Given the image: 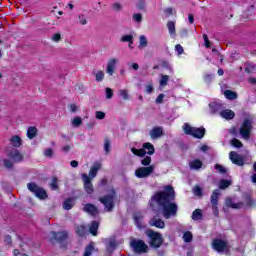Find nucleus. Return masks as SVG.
Masks as SVG:
<instances>
[{
	"mask_svg": "<svg viewBox=\"0 0 256 256\" xmlns=\"http://www.w3.org/2000/svg\"><path fill=\"white\" fill-rule=\"evenodd\" d=\"M91 253H93V245H89L86 247L84 251V256H91Z\"/></svg>",
	"mask_w": 256,
	"mask_h": 256,
	"instance_id": "obj_52",
	"label": "nucleus"
},
{
	"mask_svg": "<svg viewBox=\"0 0 256 256\" xmlns=\"http://www.w3.org/2000/svg\"><path fill=\"white\" fill-rule=\"evenodd\" d=\"M154 171H155V165L139 167L135 170V175L138 179H147V177H150L151 175H153Z\"/></svg>",
	"mask_w": 256,
	"mask_h": 256,
	"instance_id": "obj_7",
	"label": "nucleus"
},
{
	"mask_svg": "<svg viewBox=\"0 0 256 256\" xmlns=\"http://www.w3.org/2000/svg\"><path fill=\"white\" fill-rule=\"evenodd\" d=\"M174 199L175 190L171 186H166L164 191L156 193L153 197V201H156L161 207V212L165 219H170V217L177 215V204L171 202Z\"/></svg>",
	"mask_w": 256,
	"mask_h": 256,
	"instance_id": "obj_1",
	"label": "nucleus"
},
{
	"mask_svg": "<svg viewBox=\"0 0 256 256\" xmlns=\"http://www.w3.org/2000/svg\"><path fill=\"white\" fill-rule=\"evenodd\" d=\"M253 71H256V66L253 64H248L245 68L246 73H253Z\"/></svg>",
	"mask_w": 256,
	"mask_h": 256,
	"instance_id": "obj_50",
	"label": "nucleus"
},
{
	"mask_svg": "<svg viewBox=\"0 0 256 256\" xmlns=\"http://www.w3.org/2000/svg\"><path fill=\"white\" fill-rule=\"evenodd\" d=\"M229 157L234 165H238L239 167H243V165H245V160L242 158L241 155L237 154V152H230Z\"/></svg>",
	"mask_w": 256,
	"mask_h": 256,
	"instance_id": "obj_14",
	"label": "nucleus"
},
{
	"mask_svg": "<svg viewBox=\"0 0 256 256\" xmlns=\"http://www.w3.org/2000/svg\"><path fill=\"white\" fill-rule=\"evenodd\" d=\"M52 41H54L55 43H59V41H61V34L60 33L53 34Z\"/></svg>",
	"mask_w": 256,
	"mask_h": 256,
	"instance_id": "obj_58",
	"label": "nucleus"
},
{
	"mask_svg": "<svg viewBox=\"0 0 256 256\" xmlns=\"http://www.w3.org/2000/svg\"><path fill=\"white\" fill-rule=\"evenodd\" d=\"M76 233L77 235H79L80 237H83V235H85V226L81 225V226H78L76 228Z\"/></svg>",
	"mask_w": 256,
	"mask_h": 256,
	"instance_id": "obj_46",
	"label": "nucleus"
},
{
	"mask_svg": "<svg viewBox=\"0 0 256 256\" xmlns=\"http://www.w3.org/2000/svg\"><path fill=\"white\" fill-rule=\"evenodd\" d=\"M101 170V163L95 162L93 166L90 168L89 174L87 175L89 179H95L97 177V173Z\"/></svg>",
	"mask_w": 256,
	"mask_h": 256,
	"instance_id": "obj_18",
	"label": "nucleus"
},
{
	"mask_svg": "<svg viewBox=\"0 0 256 256\" xmlns=\"http://www.w3.org/2000/svg\"><path fill=\"white\" fill-rule=\"evenodd\" d=\"M246 203L249 207H255V200L252 198H248Z\"/></svg>",
	"mask_w": 256,
	"mask_h": 256,
	"instance_id": "obj_62",
	"label": "nucleus"
},
{
	"mask_svg": "<svg viewBox=\"0 0 256 256\" xmlns=\"http://www.w3.org/2000/svg\"><path fill=\"white\" fill-rule=\"evenodd\" d=\"M167 29L169 31V34L172 38H175L177 35V31L175 30V22L169 21L167 23Z\"/></svg>",
	"mask_w": 256,
	"mask_h": 256,
	"instance_id": "obj_23",
	"label": "nucleus"
},
{
	"mask_svg": "<svg viewBox=\"0 0 256 256\" xmlns=\"http://www.w3.org/2000/svg\"><path fill=\"white\" fill-rule=\"evenodd\" d=\"M183 131L186 135H192L196 139H203L205 137V128H195L189 125L188 123L184 124Z\"/></svg>",
	"mask_w": 256,
	"mask_h": 256,
	"instance_id": "obj_4",
	"label": "nucleus"
},
{
	"mask_svg": "<svg viewBox=\"0 0 256 256\" xmlns=\"http://www.w3.org/2000/svg\"><path fill=\"white\" fill-rule=\"evenodd\" d=\"M164 98H165V95H163V94L158 95V97L156 98V103H158V104L163 103Z\"/></svg>",
	"mask_w": 256,
	"mask_h": 256,
	"instance_id": "obj_63",
	"label": "nucleus"
},
{
	"mask_svg": "<svg viewBox=\"0 0 256 256\" xmlns=\"http://www.w3.org/2000/svg\"><path fill=\"white\" fill-rule=\"evenodd\" d=\"M78 21L80 25H87V18L85 17V15H79Z\"/></svg>",
	"mask_w": 256,
	"mask_h": 256,
	"instance_id": "obj_54",
	"label": "nucleus"
},
{
	"mask_svg": "<svg viewBox=\"0 0 256 256\" xmlns=\"http://www.w3.org/2000/svg\"><path fill=\"white\" fill-rule=\"evenodd\" d=\"M231 145H233V147H237V148L243 147V143H241L239 141V139H237V138L232 139Z\"/></svg>",
	"mask_w": 256,
	"mask_h": 256,
	"instance_id": "obj_48",
	"label": "nucleus"
},
{
	"mask_svg": "<svg viewBox=\"0 0 256 256\" xmlns=\"http://www.w3.org/2000/svg\"><path fill=\"white\" fill-rule=\"evenodd\" d=\"M220 117L230 121L231 119H235V112H233V110L226 109L220 112Z\"/></svg>",
	"mask_w": 256,
	"mask_h": 256,
	"instance_id": "obj_21",
	"label": "nucleus"
},
{
	"mask_svg": "<svg viewBox=\"0 0 256 256\" xmlns=\"http://www.w3.org/2000/svg\"><path fill=\"white\" fill-rule=\"evenodd\" d=\"M226 206L232 207V209H243V202L233 203L231 199H226Z\"/></svg>",
	"mask_w": 256,
	"mask_h": 256,
	"instance_id": "obj_24",
	"label": "nucleus"
},
{
	"mask_svg": "<svg viewBox=\"0 0 256 256\" xmlns=\"http://www.w3.org/2000/svg\"><path fill=\"white\" fill-rule=\"evenodd\" d=\"M3 163L7 169H11V167H13V162L8 159H4Z\"/></svg>",
	"mask_w": 256,
	"mask_h": 256,
	"instance_id": "obj_60",
	"label": "nucleus"
},
{
	"mask_svg": "<svg viewBox=\"0 0 256 256\" xmlns=\"http://www.w3.org/2000/svg\"><path fill=\"white\" fill-rule=\"evenodd\" d=\"M150 137L151 139H159L160 137H163V128L159 126L152 128Z\"/></svg>",
	"mask_w": 256,
	"mask_h": 256,
	"instance_id": "obj_20",
	"label": "nucleus"
},
{
	"mask_svg": "<svg viewBox=\"0 0 256 256\" xmlns=\"http://www.w3.org/2000/svg\"><path fill=\"white\" fill-rule=\"evenodd\" d=\"M183 240L185 243H191L193 241V234L190 231H187L183 234Z\"/></svg>",
	"mask_w": 256,
	"mask_h": 256,
	"instance_id": "obj_36",
	"label": "nucleus"
},
{
	"mask_svg": "<svg viewBox=\"0 0 256 256\" xmlns=\"http://www.w3.org/2000/svg\"><path fill=\"white\" fill-rule=\"evenodd\" d=\"M95 117H96V119L101 121V120L105 119V112H103V111H96L95 112Z\"/></svg>",
	"mask_w": 256,
	"mask_h": 256,
	"instance_id": "obj_49",
	"label": "nucleus"
},
{
	"mask_svg": "<svg viewBox=\"0 0 256 256\" xmlns=\"http://www.w3.org/2000/svg\"><path fill=\"white\" fill-rule=\"evenodd\" d=\"M131 152L133 155H136V157H145V155H153L155 153V146L153 144L147 142L143 144V148L136 149L131 148Z\"/></svg>",
	"mask_w": 256,
	"mask_h": 256,
	"instance_id": "obj_3",
	"label": "nucleus"
},
{
	"mask_svg": "<svg viewBox=\"0 0 256 256\" xmlns=\"http://www.w3.org/2000/svg\"><path fill=\"white\" fill-rule=\"evenodd\" d=\"M27 137L28 139H35V137H37V128L29 127L27 130Z\"/></svg>",
	"mask_w": 256,
	"mask_h": 256,
	"instance_id": "obj_29",
	"label": "nucleus"
},
{
	"mask_svg": "<svg viewBox=\"0 0 256 256\" xmlns=\"http://www.w3.org/2000/svg\"><path fill=\"white\" fill-rule=\"evenodd\" d=\"M253 131V121L245 119L239 127V135L245 141L251 139V132Z\"/></svg>",
	"mask_w": 256,
	"mask_h": 256,
	"instance_id": "obj_2",
	"label": "nucleus"
},
{
	"mask_svg": "<svg viewBox=\"0 0 256 256\" xmlns=\"http://www.w3.org/2000/svg\"><path fill=\"white\" fill-rule=\"evenodd\" d=\"M44 155H45V157H48L49 159H51V157H53V149H51V148L45 149Z\"/></svg>",
	"mask_w": 256,
	"mask_h": 256,
	"instance_id": "obj_53",
	"label": "nucleus"
},
{
	"mask_svg": "<svg viewBox=\"0 0 256 256\" xmlns=\"http://www.w3.org/2000/svg\"><path fill=\"white\" fill-rule=\"evenodd\" d=\"M104 151L105 153H111V142L108 140H106L104 143Z\"/></svg>",
	"mask_w": 256,
	"mask_h": 256,
	"instance_id": "obj_51",
	"label": "nucleus"
},
{
	"mask_svg": "<svg viewBox=\"0 0 256 256\" xmlns=\"http://www.w3.org/2000/svg\"><path fill=\"white\" fill-rule=\"evenodd\" d=\"M117 247V241L115 240H110L109 245H108V251H113Z\"/></svg>",
	"mask_w": 256,
	"mask_h": 256,
	"instance_id": "obj_55",
	"label": "nucleus"
},
{
	"mask_svg": "<svg viewBox=\"0 0 256 256\" xmlns=\"http://www.w3.org/2000/svg\"><path fill=\"white\" fill-rule=\"evenodd\" d=\"M113 98V89L106 88V99H112Z\"/></svg>",
	"mask_w": 256,
	"mask_h": 256,
	"instance_id": "obj_57",
	"label": "nucleus"
},
{
	"mask_svg": "<svg viewBox=\"0 0 256 256\" xmlns=\"http://www.w3.org/2000/svg\"><path fill=\"white\" fill-rule=\"evenodd\" d=\"M153 82H148L146 85H145V93H148V95H151V93H153Z\"/></svg>",
	"mask_w": 256,
	"mask_h": 256,
	"instance_id": "obj_41",
	"label": "nucleus"
},
{
	"mask_svg": "<svg viewBox=\"0 0 256 256\" xmlns=\"http://www.w3.org/2000/svg\"><path fill=\"white\" fill-rule=\"evenodd\" d=\"M221 192L219 190H214L211 196L212 209L214 214L219 215V210L217 209V205H219V196Z\"/></svg>",
	"mask_w": 256,
	"mask_h": 256,
	"instance_id": "obj_13",
	"label": "nucleus"
},
{
	"mask_svg": "<svg viewBox=\"0 0 256 256\" xmlns=\"http://www.w3.org/2000/svg\"><path fill=\"white\" fill-rule=\"evenodd\" d=\"M166 15H175V9L173 8H167L165 10Z\"/></svg>",
	"mask_w": 256,
	"mask_h": 256,
	"instance_id": "obj_64",
	"label": "nucleus"
},
{
	"mask_svg": "<svg viewBox=\"0 0 256 256\" xmlns=\"http://www.w3.org/2000/svg\"><path fill=\"white\" fill-rule=\"evenodd\" d=\"M73 205H75V201L73 200V198H68L67 200L64 201L63 208L66 211H69V209H73Z\"/></svg>",
	"mask_w": 256,
	"mask_h": 256,
	"instance_id": "obj_27",
	"label": "nucleus"
},
{
	"mask_svg": "<svg viewBox=\"0 0 256 256\" xmlns=\"http://www.w3.org/2000/svg\"><path fill=\"white\" fill-rule=\"evenodd\" d=\"M120 41H122V43H130V45H133V35H124L121 37Z\"/></svg>",
	"mask_w": 256,
	"mask_h": 256,
	"instance_id": "obj_33",
	"label": "nucleus"
},
{
	"mask_svg": "<svg viewBox=\"0 0 256 256\" xmlns=\"http://www.w3.org/2000/svg\"><path fill=\"white\" fill-rule=\"evenodd\" d=\"M203 39H204L205 47L207 48L211 47V42L209 41V37L207 36V34H203Z\"/></svg>",
	"mask_w": 256,
	"mask_h": 256,
	"instance_id": "obj_56",
	"label": "nucleus"
},
{
	"mask_svg": "<svg viewBox=\"0 0 256 256\" xmlns=\"http://www.w3.org/2000/svg\"><path fill=\"white\" fill-rule=\"evenodd\" d=\"M82 181L84 183L85 191L91 195V193H93V184L91 183V178H89L87 174H83Z\"/></svg>",
	"mask_w": 256,
	"mask_h": 256,
	"instance_id": "obj_16",
	"label": "nucleus"
},
{
	"mask_svg": "<svg viewBox=\"0 0 256 256\" xmlns=\"http://www.w3.org/2000/svg\"><path fill=\"white\" fill-rule=\"evenodd\" d=\"M132 19L135 21V23H141V21H143V15L133 14Z\"/></svg>",
	"mask_w": 256,
	"mask_h": 256,
	"instance_id": "obj_47",
	"label": "nucleus"
},
{
	"mask_svg": "<svg viewBox=\"0 0 256 256\" xmlns=\"http://www.w3.org/2000/svg\"><path fill=\"white\" fill-rule=\"evenodd\" d=\"M83 210L85 211V213H88L89 215L92 216L99 215V209L96 208V206L93 204L84 205Z\"/></svg>",
	"mask_w": 256,
	"mask_h": 256,
	"instance_id": "obj_19",
	"label": "nucleus"
},
{
	"mask_svg": "<svg viewBox=\"0 0 256 256\" xmlns=\"http://www.w3.org/2000/svg\"><path fill=\"white\" fill-rule=\"evenodd\" d=\"M224 97H226V99H237V93L231 91V90H226L224 92Z\"/></svg>",
	"mask_w": 256,
	"mask_h": 256,
	"instance_id": "obj_35",
	"label": "nucleus"
},
{
	"mask_svg": "<svg viewBox=\"0 0 256 256\" xmlns=\"http://www.w3.org/2000/svg\"><path fill=\"white\" fill-rule=\"evenodd\" d=\"M204 81H205V83H211V81H213V75H211V74H206V75L204 76Z\"/></svg>",
	"mask_w": 256,
	"mask_h": 256,
	"instance_id": "obj_61",
	"label": "nucleus"
},
{
	"mask_svg": "<svg viewBox=\"0 0 256 256\" xmlns=\"http://www.w3.org/2000/svg\"><path fill=\"white\" fill-rule=\"evenodd\" d=\"M94 77L96 79V81L98 83H100L101 81H103L105 79V72L103 71H98V72H94Z\"/></svg>",
	"mask_w": 256,
	"mask_h": 256,
	"instance_id": "obj_31",
	"label": "nucleus"
},
{
	"mask_svg": "<svg viewBox=\"0 0 256 256\" xmlns=\"http://www.w3.org/2000/svg\"><path fill=\"white\" fill-rule=\"evenodd\" d=\"M119 95H120V97H122V99L124 101H129V91H127V90H120L119 91Z\"/></svg>",
	"mask_w": 256,
	"mask_h": 256,
	"instance_id": "obj_42",
	"label": "nucleus"
},
{
	"mask_svg": "<svg viewBox=\"0 0 256 256\" xmlns=\"http://www.w3.org/2000/svg\"><path fill=\"white\" fill-rule=\"evenodd\" d=\"M202 217H203V213L201 209H196L192 214V219L194 221H199V219H201Z\"/></svg>",
	"mask_w": 256,
	"mask_h": 256,
	"instance_id": "obj_32",
	"label": "nucleus"
},
{
	"mask_svg": "<svg viewBox=\"0 0 256 256\" xmlns=\"http://www.w3.org/2000/svg\"><path fill=\"white\" fill-rule=\"evenodd\" d=\"M167 83H169V77L167 75H162L160 79V87H166Z\"/></svg>",
	"mask_w": 256,
	"mask_h": 256,
	"instance_id": "obj_40",
	"label": "nucleus"
},
{
	"mask_svg": "<svg viewBox=\"0 0 256 256\" xmlns=\"http://www.w3.org/2000/svg\"><path fill=\"white\" fill-rule=\"evenodd\" d=\"M8 157L9 159H12L14 163H20V161L23 160V154H21V151H19L18 149H12L8 153Z\"/></svg>",
	"mask_w": 256,
	"mask_h": 256,
	"instance_id": "obj_15",
	"label": "nucleus"
},
{
	"mask_svg": "<svg viewBox=\"0 0 256 256\" xmlns=\"http://www.w3.org/2000/svg\"><path fill=\"white\" fill-rule=\"evenodd\" d=\"M175 51H177L178 55H183V46H181L180 44L175 46Z\"/></svg>",
	"mask_w": 256,
	"mask_h": 256,
	"instance_id": "obj_59",
	"label": "nucleus"
},
{
	"mask_svg": "<svg viewBox=\"0 0 256 256\" xmlns=\"http://www.w3.org/2000/svg\"><path fill=\"white\" fill-rule=\"evenodd\" d=\"M189 165H190V169L199 170L201 169V167H203V162H201V160L199 159H196L191 161Z\"/></svg>",
	"mask_w": 256,
	"mask_h": 256,
	"instance_id": "obj_26",
	"label": "nucleus"
},
{
	"mask_svg": "<svg viewBox=\"0 0 256 256\" xmlns=\"http://www.w3.org/2000/svg\"><path fill=\"white\" fill-rule=\"evenodd\" d=\"M99 201L104 205L105 211H113V207H115V190H111L109 194L99 198Z\"/></svg>",
	"mask_w": 256,
	"mask_h": 256,
	"instance_id": "obj_5",
	"label": "nucleus"
},
{
	"mask_svg": "<svg viewBox=\"0 0 256 256\" xmlns=\"http://www.w3.org/2000/svg\"><path fill=\"white\" fill-rule=\"evenodd\" d=\"M131 247L135 253H147V249H149L143 240H133L131 242Z\"/></svg>",
	"mask_w": 256,
	"mask_h": 256,
	"instance_id": "obj_10",
	"label": "nucleus"
},
{
	"mask_svg": "<svg viewBox=\"0 0 256 256\" xmlns=\"http://www.w3.org/2000/svg\"><path fill=\"white\" fill-rule=\"evenodd\" d=\"M10 145H12V147H16V148L21 147V145H22L21 137H19L18 135L12 136L10 138Z\"/></svg>",
	"mask_w": 256,
	"mask_h": 256,
	"instance_id": "obj_22",
	"label": "nucleus"
},
{
	"mask_svg": "<svg viewBox=\"0 0 256 256\" xmlns=\"http://www.w3.org/2000/svg\"><path fill=\"white\" fill-rule=\"evenodd\" d=\"M146 235L150 239L151 247H154L155 249L161 247V244L163 243V238L161 237V234H159L153 230H147Z\"/></svg>",
	"mask_w": 256,
	"mask_h": 256,
	"instance_id": "obj_6",
	"label": "nucleus"
},
{
	"mask_svg": "<svg viewBox=\"0 0 256 256\" xmlns=\"http://www.w3.org/2000/svg\"><path fill=\"white\" fill-rule=\"evenodd\" d=\"M209 107H210V113H212V115H215L216 113H219V110L221 109V104L212 102L209 104Z\"/></svg>",
	"mask_w": 256,
	"mask_h": 256,
	"instance_id": "obj_25",
	"label": "nucleus"
},
{
	"mask_svg": "<svg viewBox=\"0 0 256 256\" xmlns=\"http://www.w3.org/2000/svg\"><path fill=\"white\" fill-rule=\"evenodd\" d=\"M71 124L74 127H80V125H83V119L81 117H75L71 120Z\"/></svg>",
	"mask_w": 256,
	"mask_h": 256,
	"instance_id": "obj_37",
	"label": "nucleus"
},
{
	"mask_svg": "<svg viewBox=\"0 0 256 256\" xmlns=\"http://www.w3.org/2000/svg\"><path fill=\"white\" fill-rule=\"evenodd\" d=\"M141 165H143V167H149V165H151V156H146L141 160Z\"/></svg>",
	"mask_w": 256,
	"mask_h": 256,
	"instance_id": "obj_39",
	"label": "nucleus"
},
{
	"mask_svg": "<svg viewBox=\"0 0 256 256\" xmlns=\"http://www.w3.org/2000/svg\"><path fill=\"white\" fill-rule=\"evenodd\" d=\"M67 237H69V232L67 231L50 232V239H52V241H58V243L66 241Z\"/></svg>",
	"mask_w": 256,
	"mask_h": 256,
	"instance_id": "obj_12",
	"label": "nucleus"
},
{
	"mask_svg": "<svg viewBox=\"0 0 256 256\" xmlns=\"http://www.w3.org/2000/svg\"><path fill=\"white\" fill-rule=\"evenodd\" d=\"M215 170L218 171L221 175H225V173H227V168L221 164H216Z\"/></svg>",
	"mask_w": 256,
	"mask_h": 256,
	"instance_id": "obj_38",
	"label": "nucleus"
},
{
	"mask_svg": "<svg viewBox=\"0 0 256 256\" xmlns=\"http://www.w3.org/2000/svg\"><path fill=\"white\" fill-rule=\"evenodd\" d=\"M134 221H135V225H136V227H138V229L143 228V223L141 222V216H134Z\"/></svg>",
	"mask_w": 256,
	"mask_h": 256,
	"instance_id": "obj_44",
	"label": "nucleus"
},
{
	"mask_svg": "<svg viewBox=\"0 0 256 256\" xmlns=\"http://www.w3.org/2000/svg\"><path fill=\"white\" fill-rule=\"evenodd\" d=\"M149 45V41L147 40V37L145 35H141L139 37V49H145Z\"/></svg>",
	"mask_w": 256,
	"mask_h": 256,
	"instance_id": "obj_28",
	"label": "nucleus"
},
{
	"mask_svg": "<svg viewBox=\"0 0 256 256\" xmlns=\"http://www.w3.org/2000/svg\"><path fill=\"white\" fill-rule=\"evenodd\" d=\"M149 224L151 227H156L157 229H165V222L161 220L158 216H154L150 221Z\"/></svg>",
	"mask_w": 256,
	"mask_h": 256,
	"instance_id": "obj_17",
	"label": "nucleus"
},
{
	"mask_svg": "<svg viewBox=\"0 0 256 256\" xmlns=\"http://www.w3.org/2000/svg\"><path fill=\"white\" fill-rule=\"evenodd\" d=\"M193 193L196 195V197H201V195H203V189H201L199 186H195L193 188Z\"/></svg>",
	"mask_w": 256,
	"mask_h": 256,
	"instance_id": "obj_45",
	"label": "nucleus"
},
{
	"mask_svg": "<svg viewBox=\"0 0 256 256\" xmlns=\"http://www.w3.org/2000/svg\"><path fill=\"white\" fill-rule=\"evenodd\" d=\"M99 229V222L97 221H93L90 228H89V231L91 233V235H97V230Z\"/></svg>",
	"mask_w": 256,
	"mask_h": 256,
	"instance_id": "obj_30",
	"label": "nucleus"
},
{
	"mask_svg": "<svg viewBox=\"0 0 256 256\" xmlns=\"http://www.w3.org/2000/svg\"><path fill=\"white\" fill-rule=\"evenodd\" d=\"M231 185V181L229 180H221L219 183L220 189H227Z\"/></svg>",
	"mask_w": 256,
	"mask_h": 256,
	"instance_id": "obj_43",
	"label": "nucleus"
},
{
	"mask_svg": "<svg viewBox=\"0 0 256 256\" xmlns=\"http://www.w3.org/2000/svg\"><path fill=\"white\" fill-rule=\"evenodd\" d=\"M117 63H119V59L117 58H110L106 64V73H108V75L110 77H113V75L115 74V71L117 69Z\"/></svg>",
	"mask_w": 256,
	"mask_h": 256,
	"instance_id": "obj_11",
	"label": "nucleus"
},
{
	"mask_svg": "<svg viewBox=\"0 0 256 256\" xmlns=\"http://www.w3.org/2000/svg\"><path fill=\"white\" fill-rule=\"evenodd\" d=\"M27 188L34 193L38 199H47V191L39 187L35 182H30L27 184Z\"/></svg>",
	"mask_w": 256,
	"mask_h": 256,
	"instance_id": "obj_8",
	"label": "nucleus"
},
{
	"mask_svg": "<svg viewBox=\"0 0 256 256\" xmlns=\"http://www.w3.org/2000/svg\"><path fill=\"white\" fill-rule=\"evenodd\" d=\"M212 247L218 253H223V251H227V249H229V243L222 239H215L212 242Z\"/></svg>",
	"mask_w": 256,
	"mask_h": 256,
	"instance_id": "obj_9",
	"label": "nucleus"
},
{
	"mask_svg": "<svg viewBox=\"0 0 256 256\" xmlns=\"http://www.w3.org/2000/svg\"><path fill=\"white\" fill-rule=\"evenodd\" d=\"M50 187L53 191H57L59 189V180L57 179V177L52 178Z\"/></svg>",
	"mask_w": 256,
	"mask_h": 256,
	"instance_id": "obj_34",
	"label": "nucleus"
}]
</instances>
